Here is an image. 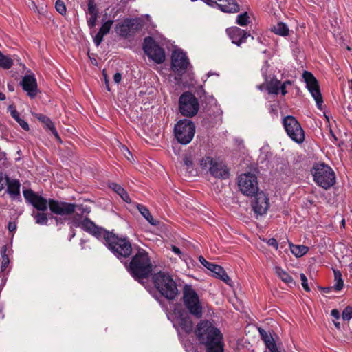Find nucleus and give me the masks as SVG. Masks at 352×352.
Listing matches in <instances>:
<instances>
[{"label":"nucleus","mask_w":352,"mask_h":352,"mask_svg":"<svg viewBox=\"0 0 352 352\" xmlns=\"http://www.w3.org/2000/svg\"><path fill=\"white\" fill-rule=\"evenodd\" d=\"M72 226L82 228L98 239L103 238L109 250L118 258H126L132 252L131 242L126 237H118L111 232L96 226L94 221H72Z\"/></svg>","instance_id":"1"},{"label":"nucleus","mask_w":352,"mask_h":352,"mask_svg":"<svg viewBox=\"0 0 352 352\" xmlns=\"http://www.w3.org/2000/svg\"><path fill=\"white\" fill-rule=\"evenodd\" d=\"M125 265L131 276L154 296V274L148 253L144 249L138 248L130 262Z\"/></svg>","instance_id":"2"},{"label":"nucleus","mask_w":352,"mask_h":352,"mask_svg":"<svg viewBox=\"0 0 352 352\" xmlns=\"http://www.w3.org/2000/svg\"><path fill=\"white\" fill-rule=\"evenodd\" d=\"M195 333L206 352H224L223 336L212 321L202 320L196 326Z\"/></svg>","instance_id":"3"},{"label":"nucleus","mask_w":352,"mask_h":352,"mask_svg":"<svg viewBox=\"0 0 352 352\" xmlns=\"http://www.w3.org/2000/svg\"><path fill=\"white\" fill-rule=\"evenodd\" d=\"M314 182L324 190L332 187L336 182L334 170L324 163H316L311 169Z\"/></svg>","instance_id":"4"},{"label":"nucleus","mask_w":352,"mask_h":352,"mask_svg":"<svg viewBox=\"0 0 352 352\" xmlns=\"http://www.w3.org/2000/svg\"><path fill=\"white\" fill-rule=\"evenodd\" d=\"M155 289L168 300H175L179 294L177 283L165 272H155Z\"/></svg>","instance_id":"5"},{"label":"nucleus","mask_w":352,"mask_h":352,"mask_svg":"<svg viewBox=\"0 0 352 352\" xmlns=\"http://www.w3.org/2000/svg\"><path fill=\"white\" fill-rule=\"evenodd\" d=\"M182 300L188 311L199 319L203 316V307L199 297L192 285L186 284L183 289Z\"/></svg>","instance_id":"6"},{"label":"nucleus","mask_w":352,"mask_h":352,"mask_svg":"<svg viewBox=\"0 0 352 352\" xmlns=\"http://www.w3.org/2000/svg\"><path fill=\"white\" fill-rule=\"evenodd\" d=\"M195 129V123L190 120H180L175 124V137L179 143L186 145L193 139Z\"/></svg>","instance_id":"7"},{"label":"nucleus","mask_w":352,"mask_h":352,"mask_svg":"<svg viewBox=\"0 0 352 352\" xmlns=\"http://www.w3.org/2000/svg\"><path fill=\"white\" fill-rule=\"evenodd\" d=\"M199 109V103L195 96L190 91L184 92L179 98V111L185 117L195 116Z\"/></svg>","instance_id":"8"},{"label":"nucleus","mask_w":352,"mask_h":352,"mask_svg":"<svg viewBox=\"0 0 352 352\" xmlns=\"http://www.w3.org/2000/svg\"><path fill=\"white\" fill-rule=\"evenodd\" d=\"M283 125L287 135L294 142L301 144L305 141V131L295 117L287 116L283 119Z\"/></svg>","instance_id":"9"},{"label":"nucleus","mask_w":352,"mask_h":352,"mask_svg":"<svg viewBox=\"0 0 352 352\" xmlns=\"http://www.w3.org/2000/svg\"><path fill=\"white\" fill-rule=\"evenodd\" d=\"M23 194L27 202L33 206L37 210L43 212L42 214H38V218L36 220H48L44 212L49 208L50 199H45L31 189L23 190Z\"/></svg>","instance_id":"10"},{"label":"nucleus","mask_w":352,"mask_h":352,"mask_svg":"<svg viewBox=\"0 0 352 352\" xmlns=\"http://www.w3.org/2000/svg\"><path fill=\"white\" fill-rule=\"evenodd\" d=\"M238 186L241 192L247 196H253L258 191L257 177L254 174H241L238 178Z\"/></svg>","instance_id":"11"},{"label":"nucleus","mask_w":352,"mask_h":352,"mask_svg":"<svg viewBox=\"0 0 352 352\" xmlns=\"http://www.w3.org/2000/svg\"><path fill=\"white\" fill-rule=\"evenodd\" d=\"M189 312L182 307H175L170 316L173 322L177 323L186 333H190L193 330V322Z\"/></svg>","instance_id":"12"},{"label":"nucleus","mask_w":352,"mask_h":352,"mask_svg":"<svg viewBox=\"0 0 352 352\" xmlns=\"http://www.w3.org/2000/svg\"><path fill=\"white\" fill-rule=\"evenodd\" d=\"M189 65L190 61L186 53L182 50H175L173 52L171 56V69L175 74L182 76L186 72Z\"/></svg>","instance_id":"13"},{"label":"nucleus","mask_w":352,"mask_h":352,"mask_svg":"<svg viewBox=\"0 0 352 352\" xmlns=\"http://www.w3.org/2000/svg\"><path fill=\"white\" fill-rule=\"evenodd\" d=\"M302 77L306 82L307 88L316 102L318 108L322 109L323 99L317 79L312 73L308 71L303 72Z\"/></svg>","instance_id":"14"},{"label":"nucleus","mask_w":352,"mask_h":352,"mask_svg":"<svg viewBox=\"0 0 352 352\" xmlns=\"http://www.w3.org/2000/svg\"><path fill=\"white\" fill-rule=\"evenodd\" d=\"M49 208L50 212L61 217L74 214V204L50 199Z\"/></svg>","instance_id":"15"},{"label":"nucleus","mask_w":352,"mask_h":352,"mask_svg":"<svg viewBox=\"0 0 352 352\" xmlns=\"http://www.w3.org/2000/svg\"><path fill=\"white\" fill-rule=\"evenodd\" d=\"M212 7H218L222 12L235 13L239 11L240 6L236 0H203Z\"/></svg>","instance_id":"16"},{"label":"nucleus","mask_w":352,"mask_h":352,"mask_svg":"<svg viewBox=\"0 0 352 352\" xmlns=\"http://www.w3.org/2000/svg\"><path fill=\"white\" fill-rule=\"evenodd\" d=\"M226 32L228 37L232 40V43L239 47L241 46V44L246 43L248 37H251L252 39L254 38L250 33L236 26L228 28Z\"/></svg>","instance_id":"17"},{"label":"nucleus","mask_w":352,"mask_h":352,"mask_svg":"<svg viewBox=\"0 0 352 352\" xmlns=\"http://www.w3.org/2000/svg\"><path fill=\"white\" fill-rule=\"evenodd\" d=\"M20 84L30 98L33 99L36 96L38 90L36 79L34 74L25 75Z\"/></svg>","instance_id":"18"},{"label":"nucleus","mask_w":352,"mask_h":352,"mask_svg":"<svg viewBox=\"0 0 352 352\" xmlns=\"http://www.w3.org/2000/svg\"><path fill=\"white\" fill-rule=\"evenodd\" d=\"M199 260L204 267L214 273L217 278H220L226 283L230 284L231 280L221 266L208 262L202 256L199 257Z\"/></svg>","instance_id":"19"},{"label":"nucleus","mask_w":352,"mask_h":352,"mask_svg":"<svg viewBox=\"0 0 352 352\" xmlns=\"http://www.w3.org/2000/svg\"><path fill=\"white\" fill-rule=\"evenodd\" d=\"M128 20L129 30H131L130 32L131 33V36H133L137 32L148 29L151 22V16L145 15L137 18H128Z\"/></svg>","instance_id":"20"},{"label":"nucleus","mask_w":352,"mask_h":352,"mask_svg":"<svg viewBox=\"0 0 352 352\" xmlns=\"http://www.w3.org/2000/svg\"><path fill=\"white\" fill-rule=\"evenodd\" d=\"M254 195L255 199L252 204L253 210L257 215H263L269 208V199L263 192L258 191Z\"/></svg>","instance_id":"21"},{"label":"nucleus","mask_w":352,"mask_h":352,"mask_svg":"<svg viewBox=\"0 0 352 352\" xmlns=\"http://www.w3.org/2000/svg\"><path fill=\"white\" fill-rule=\"evenodd\" d=\"M166 42V38L155 30V64L162 63L166 59L165 50L160 46V45H163Z\"/></svg>","instance_id":"22"},{"label":"nucleus","mask_w":352,"mask_h":352,"mask_svg":"<svg viewBox=\"0 0 352 352\" xmlns=\"http://www.w3.org/2000/svg\"><path fill=\"white\" fill-rule=\"evenodd\" d=\"M209 172L212 176L219 179H226L230 177V171L228 167L216 161L212 166L209 167Z\"/></svg>","instance_id":"23"},{"label":"nucleus","mask_w":352,"mask_h":352,"mask_svg":"<svg viewBox=\"0 0 352 352\" xmlns=\"http://www.w3.org/2000/svg\"><path fill=\"white\" fill-rule=\"evenodd\" d=\"M142 138L146 144H151V141L154 137V123L151 118L148 122H145L142 124Z\"/></svg>","instance_id":"24"},{"label":"nucleus","mask_w":352,"mask_h":352,"mask_svg":"<svg viewBox=\"0 0 352 352\" xmlns=\"http://www.w3.org/2000/svg\"><path fill=\"white\" fill-rule=\"evenodd\" d=\"M113 20L111 19L105 21L102 25L98 32L94 36V42L97 47L99 46L102 41H103L104 36L109 32L113 25Z\"/></svg>","instance_id":"25"},{"label":"nucleus","mask_w":352,"mask_h":352,"mask_svg":"<svg viewBox=\"0 0 352 352\" xmlns=\"http://www.w3.org/2000/svg\"><path fill=\"white\" fill-rule=\"evenodd\" d=\"M142 50L148 59L154 61V38L152 36H146L144 38L142 43Z\"/></svg>","instance_id":"26"},{"label":"nucleus","mask_w":352,"mask_h":352,"mask_svg":"<svg viewBox=\"0 0 352 352\" xmlns=\"http://www.w3.org/2000/svg\"><path fill=\"white\" fill-rule=\"evenodd\" d=\"M91 208L87 205L74 204V214L79 217L78 220H90L88 217Z\"/></svg>","instance_id":"27"},{"label":"nucleus","mask_w":352,"mask_h":352,"mask_svg":"<svg viewBox=\"0 0 352 352\" xmlns=\"http://www.w3.org/2000/svg\"><path fill=\"white\" fill-rule=\"evenodd\" d=\"M8 111L10 113L11 116L23 130L25 131H28L30 130L28 123L20 118L19 113L17 111L14 104H10L8 107Z\"/></svg>","instance_id":"28"},{"label":"nucleus","mask_w":352,"mask_h":352,"mask_svg":"<svg viewBox=\"0 0 352 352\" xmlns=\"http://www.w3.org/2000/svg\"><path fill=\"white\" fill-rule=\"evenodd\" d=\"M116 32L122 37L125 38H129L131 36V33L129 30V23L128 18L124 19V21L121 23H119L116 25L115 28Z\"/></svg>","instance_id":"29"},{"label":"nucleus","mask_w":352,"mask_h":352,"mask_svg":"<svg viewBox=\"0 0 352 352\" xmlns=\"http://www.w3.org/2000/svg\"><path fill=\"white\" fill-rule=\"evenodd\" d=\"M109 188H111L115 192H116L122 198V199L126 202L131 203V199L128 192L119 184L112 182L109 185Z\"/></svg>","instance_id":"30"},{"label":"nucleus","mask_w":352,"mask_h":352,"mask_svg":"<svg viewBox=\"0 0 352 352\" xmlns=\"http://www.w3.org/2000/svg\"><path fill=\"white\" fill-rule=\"evenodd\" d=\"M274 272L277 276L281 279V280L288 285H295V282L292 276H290L285 270L279 266H275Z\"/></svg>","instance_id":"31"},{"label":"nucleus","mask_w":352,"mask_h":352,"mask_svg":"<svg viewBox=\"0 0 352 352\" xmlns=\"http://www.w3.org/2000/svg\"><path fill=\"white\" fill-rule=\"evenodd\" d=\"M289 246L291 252L297 258L304 256L309 251V248L303 245H294L289 242Z\"/></svg>","instance_id":"32"},{"label":"nucleus","mask_w":352,"mask_h":352,"mask_svg":"<svg viewBox=\"0 0 352 352\" xmlns=\"http://www.w3.org/2000/svg\"><path fill=\"white\" fill-rule=\"evenodd\" d=\"M20 186L21 184L19 180H8L7 190L13 198H15L20 195Z\"/></svg>","instance_id":"33"},{"label":"nucleus","mask_w":352,"mask_h":352,"mask_svg":"<svg viewBox=\"0 0 352 352\" xmlns=\"http://www.w3.org/2000/svg\"><path fill=\"white\" fill-rule=\"evenodd\" d=\"M280 81L277 78H272L267 82L266 89L270 94L278 95L280 93Z\"/></svg>","instance_id":"34"},{"label":"nucleus","mask_w":352,"mask_h":352,"mask_svg":"<svg viewBox=\"0 0 352 352\" xmlns=\"http://www.w3.org/2000/svg\"><path fill=\"white\" fill-rule=\"evenodd\" d=\"M272 31L276 34L281 36H286L289 32L288 26L283 22H278L272 28Z\"/></svg>","instance_id":"35"},{"label":"nucleus","mask_w":352,"mask_h":352,"mask_svg":"<svg viewBox=\"0 0 352 352\" xmlns=\"http://www.w3.org/2000/svg\"><path fill=\"white\" fill-rule=\"evenodd\" d=\"M335 283L333 286L336 292L340 291L344 286V281L342 278V274L339 270H333Z\"/></svg>","instance_id":"36"},{"label":"nucleus","mask_w":352,"mask_h":352,"mask_svg":"<svg viewBox=\"0 0 352 352\" xmlns=\"http://www.w3.org/2000/svg\"><path fill=\"white\" fill-rule=\"evenodd\" d=\"M184 168L186 170V172H188V173L194 176L196 175L197 172L194 169V164L191 160L190 156L186 155L184 157Z\"/></svg>","instance_id":"37"},{"label":"nucleus","mask_w":352,"mask_h":352,"mask_svg":"<svg viewBox=\"0 0 352 352\" xmlns=\"http://www.w3.org/2000/svg\"><path fill=\"white\" fill-rule=\"evenodd\" d=\"M13 65L12 59L8 56L4 55L2 52L0 53V67L4 69H8Z\"/></svg>","instance_id":"38"},{"label":"nucleus","mask_w":352,"mask_h":352,"mask_svg":"<svg viewBox=\"0 0 352 352\" xmlns=\"http://www.w3.org/2000/svg\"><path fill=\"white\" fill-rule=\"evenodd\" d=\"M34 117L41 122L44 124L45 126L49 130H50L54 126V124L50 120V118L46 116L45 115H43L42 113H36L34 115Z\"/></svg>","instance_id":"39"},{"label":"nucleus","mask_w":352,"mask_h":352,"mask_svg":"<svg viewBox=\"0 0 352 352\" xmlns=\"http://www.w3.org/2000/svg\"><path fill=\"white\" fill-rule=\"evenodd\" d=\"M132 206L136 208L146 220H153L152 216L146 206L140 204H133Z\"/></svg>","instance_id":"40"},{"label":"nucleus","mask_w":352,"mask_h":352,"mask_svg":"<svg viewBox=\"0 0 352 352\" xmlns=\"http://www.w3.org/2000/svg\"><path fill=\"white\" fill-rule=\"evenodd\" d=\"M258 331L262 340L264 342L265 346L274 341V338L270 332H267L262 328L258 329Z\"/></svg>","instance_id":"41"},{"label":"nucleus","mask_w":352,"mask_h":352,"mask_svg":"<svg viewBox=\"0 0 352 352\" xmlns=\"http://www.w3.org/2000/svg\"><path fill=\"white\" fill-rule=\"evenodd\" d=\"M249 19L248 12H243L237 16L236 23L241 26H245L249 23Z\"/></svg>","instance_id":"42"},{"label":"nucleus","mask_w":352,"mask_h":352,"mask_svg":"<svg viewBox=\"0 0 352 352\" xmlns=\"http://www.w3.org/2000/svg\"><path fill=\"white\" fill-rule=\"evenodd\" d=\"M215 161L210 157H203L200 161L201 167L204 169L212 166Z\"/></svg>","instance_id":"43"},{"label":"nucleus","mask_w":352,"mask_h":352,"mask_svg":"<svg viewBox=\"0 0 352 352\" xmlns=\"http://www.w3.org/2000/svg\"><path fill=\"white\" fill-rule=\"evenodd\" d=\"M87 12L89 14H98V11L94 0H88Z\"/></svg>","instance_id":"44"},{"label":"nucleus","mask_w":352,"mask_h":352,"mask_svg":"<svg viewBox=\"0 0 352 352\" xmlns=\"http://www.w3.org/2000/svg\"><path fill=\"white\" fill-rule=\"evenodd\" d=\"M55 8L60 14L64 15L66 14V6L63 1L57 0L55 3Z\"/></svg>","instance_id":"45"},{"label":"nucleus","mask_w":352,"mask_h":352,"mask_svg":"<svg viewBox=\"0 0 352 352\" xmlns=\"http://www.w3.org/2000/svg\"><path fill=\"white\" fill-rule=\"evenodd\" d=\"M342 317L344 320H350L352 318V307H346L342 311Z\"/></svg>","instance_id":"46"},{"label":"nucleus","mask_w":352,"mask_h":352,"mask_svg":"<svg viewBox=\"0 0 352 352\" xmlns=\"http://www.w3.org/2000/svg\"><path fill=\"white\" fill-rule=\"evenodd\" d=\"M120 151H121L122 153L124 155V156L129 161H131V159H133V155H132L131 153L130 152V151L129 150V148L126 146L122 144L120 146Z\"/></svg>","instance_id":"47"},{"label":"nucleus","mask_w":352,"mask_h":352,"mask_svg":"<svg viewBox=\"0 0 352 352\" xmlns=\"http://www.w3.org/2000/svg\"><path fill=\"white\" fill-rule=\"evenodd\" d=\"M261 239L263 242L266 243L268 245L274 248L276 250L278 249V241H277V240L276 239L271 238V239H265V238H263V239L261 238Z\"/></svg>","instance_id":"48"},{"label":"nucleus","mask_w":352,"mask_h":352,"mask_svg":"<svg viewBox=\"0 0 352 352\" xmlns=\"http://www.w3.org/2000/svg\"><path fill=\"white\" fill-rule=\"evenodd\" d=\"M266 347L270 350V352H286L285 349H278L275 340L270 343L268 345H266Z\"/></svg>","instance_id":"49"},{"label":"nucleus","mask_w":352,"mask_h":352,"mask_svg":"<svg viewBox=\"0 0 352 352\" xmlns=\"http://www.w3.org/2000/svg\"><path fill=\"white\" fill-rule=\"evenodd\" d=\"M98 14H90V17L87 19V25L89 28H93L96 26Z\"/></svg>","instance_id":"50"},{"label":"nucleus","mask_w":352,"mask_h":352,"mask_svg":"<svg viewBox=\"0 0 352 352\" xmlns=\"http://www.w3.org/2000/svg\"><path fill=\"white\" fill-rule=\"evenodd\" d=\"M300 280H301V284H302V286L303 287V289L306 291V292H309L310 291V288L308 285V281H307V278L305 276V274L303 273H301L300 275Z\"/></svg>","instance_id":"51"},{"label":"nucleus","mask_w":352,"mask_h":352,"mask_svg":"<svg viewBox=\"0 0 352 352\" xmlns=\"http://www.w3.org/2000/svg\"><path fill=\"white\" fill-rule=\"evenodd\" d=\"M8 264H9V258L8 257L5 255L3 256V260H2V262H1V270H5L7 267L8 266Z\"/></svg>","instance_id":"52"},{"label":"nucleus","mask_w":352,"mask_h":352,"mask_svg":"<svg viewBox=\"0 0 352 352\" xmlns=\"http://www.w3.org/2000/svg\"><path fill=\"white\" fill-rule=\"evenodd\" d=\"M8 229L10 232H14L16 229V221H9Z\"/></svg>","instance_id":"53"},{"label":"nucleus","mask_w":352,"mask_h":352,"mask_svg":"<svg viewBox=\"0 0 352 352\" xmlns=\"http://www.w3.org/2000/svg\"><path fill=\"white\" fill-rule=\"evenodd\" d=\"M171 250L177 255H178L179 257H182V251L180 250V249L179 248H177V246L175 245H171Z\"/></svg>","instance_id":"54"},{"label":"nucleus","mask_w":352,"mask_h":352,"mask_svg":"<svg viewBox=\"0 0 352 352\" xmlns=\"http://www.w3.org/2000/svg\"><path fill=\"white\" fill-rule=\"evenodd\" d=\"M331 315L336 320H338L340 317V311L336 309H333L331 311Z\"/></svg>","instance_id":"55"},{"label":"nucleus","mask_w":352,"mask_h":352,"mask_svg":"<svg viewBox=\"0 0 352 352\" xmlns=\"http://www.w3.org/2000/svg\"><path fill=\"white\" fill-rule=\"evenodd\" d=\"M50 131L52 133V134L54 135L55 138H56L58 142H62L61 139H60V136H59V135H58V132H57V131H56V129L55 126H54V127H53L52 129H51Z\"/></svg>","instance_id":"56"},{"label":"nucleus","mask_w":352,"mask_h":352,"mask_svg":"<svg viewBox=\"0 0 352 352\" xmlns=\"http://www.w3.org/2000/svg\"><path fill=\"white\" fill-rule=\"evenodd\" d=\"M50 131L52 133V134L54 135L55 138H56L58 142H62L61 139H60V136H59V135H58V132H57V131H56V129L55 126H54V127H53L52 129H51Z\"/></svg>","instance_id":"57"},{"label":"nucleus","mask_w":352,"mask_h":352,"mask_svg":"<svg viewBox=\"0 0 352 352\" xmlns=\"http://www.w3.org/2000/svg\"><path fill=\"white\" fill-rule=\"evenodd\" d=\"M122 75L120 73L117 72L113 75V80L116 83H119L121 81Z\"/></svg>","instance_id":"58"},{"label":"nucleus","mask_w":352,"mask_h":352,"mask_svg":"<svg viewBox=\"0 0 352 352\" xmlns=\"http://www.w3.org/2000/svg\"><path fill=\"white\" fill-rule=\"evenodd\" d=\"M280 91L281 92L282 95H283V96H285L287 94V86L281 82L280 84Z\"/></svg>","instance_id":"59"},{"label":"nucleus","mask_w":352,"mask_h":352,"mask_svg":"<svg viewBox=\"0 0 352 352\" xmlns=\"http://www.w3.org/2000/svg\"><path fill=\"white\" fill-rule=\"evenodd\" d=\"M320 290L323 292L324 293H329L332 290H334L333 286L332 287H320Z\"/></svg>","instance_id":"60"},{"label":"nucleus","mask_w":352,"mask_h":352,"mask_svg":"<svg viewBox=\"0 0 352 352\" xmlns=\"http://www.w3.org/2000/svg\"><path fill=\"white\" fill-rule=\"evenodd\" d=\"M4 178L2 173H0V191L3 188Z\"/></svg>","instance_id":"61"},{"label":"nucleus","mask_w":352,"mask_h":352,"mask_svg":"<svg viewBox=\"0 0 352 352\" xmlns=\"http://www.w3.org/2000/svg\"><path fill=\"white\" fill-rule=\"evenodd\" d=\"M333 324L337 329H340V323L339 322L333 321Z\"/></svg>","instance_id":"62"},{"label":"nucleus","mask_w":352,"mask_h":352,"mask_svg":"<svg viewBox=\"0 0 352 352\" xmlns=\"http://www.w3.org/2000/svg\"><path fill=\"white\" fill-rule=\"evenodd\" d=\"M6 98V95L3 93L0 92V100H5Z\"/></svg>","instance_id":"63"},{"label":"nucleus","mask_w":352,"mask_h":352,"mask_svg":"<svg viewBox=\"0 0 352 352\" xmlns=\"http://www.w3.org/2000/svg\"><path fill=\"white\" fill-rule=\"evenodd\" d=\"M285 85H291L292 84V82L290 80H287L285 82H283Z\"/></svg>","instance_id":"64"}]
</instances>
